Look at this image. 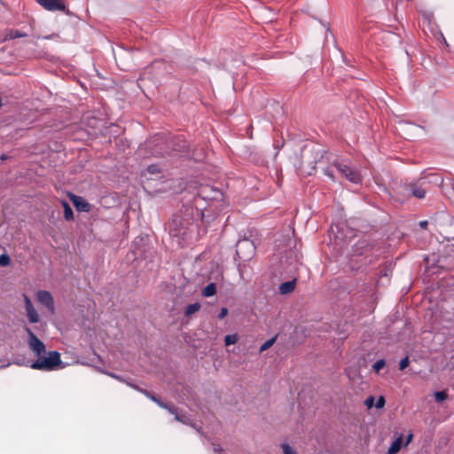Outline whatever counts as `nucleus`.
<instances>
[{
    "mask_svg": "<svg viewBox=\"0 0 454 454\" xmlns=\"http://www.w3.org/2000/svg\"><path fill=\"white\" fill-rule=\"evenodd\" d=\"M332 168H336L340 176L348 180L354 184H359L362 182V176L360 173L346 164L344 161L333 160L330 167L324 169V174L327 176L330 179L334 180V174Z\"/></svg>",
    "mask_w": 454,
    "mask_h": 454,
    "instance_id": "f257e3e1",
    "label": "nucleus"
},
{
    "mask_svg": "<svg viewBox=\"0 0 454 454\" xmlns=\"http://www.w3.org/2000/svg\"><path fill=\"white\" fill-rule=\"evenodd\" d=\"M37 357L31 364L32 369L49 372L61 364L60 354L58 351H51L47 356L41 355Z\"/></svg>",
    "mask_w": 454,
    "mask_h": 454,
    "instance_id": "f03ea898",
    "label": "nucleus"
},
{
    "mask_svg": "<svg viewBox=\"0 0 454 454\" xmlns=\"http://www.w3.org/2000/svg\"><path fill=\"white\" fill-rule=\"evenodd\" d=\"M425 182H417L406 184L400 187L407 197H415L417 199H424L427 193L426 188H424Z\"/></svg>",
    "mask_w": 454,
    "mask_h": 454,
    "instance_id": "7ed1b4c3",
    "label": "nucleus"
},
{
    "mask_svg": "<svg viewBox=\"0 0 454 454\" xmlns=\"http://www.w3.org/2000/svg\"><path fill=\"white\" fill-rule=\"evenodd\" d=\"M25 332L27 334V344L34 354L36 356L44 354L46 351L44 343L36 337L29 327H25Z\"/></svg>",
    "mask_w": 454,
    "mask_h": 454,
    "instance_id": "20e7f679",
    "label": "nucleus"
},
{
    "mask_svg": "<svg viewBox=\"0 0 454 454\" xmlns=\"http://www.w3.org/2000/svg\"><path fill=\"white\" fill-rule=\"evenodd\" d=\"M43 9L49 12L62 11L69 13L63 0H35Z\"/></svg>",
    "mask_w": 454,
    "mask_h": 454,
    "instance_id": "39448f33",
    "label": "nucleus"
},
{
    "mask_svg": "<svg viewBox=\"0 0 454 454\" xmlns=\"http://www.w3.org/2000/svg\"><path fill=\"white\" fill-rule=\"evenodd\" d=\"M35 297L38 302L44 305L51 313H54V300L49 291L40 290L35 294Z\"/></svg>",
    "mask_w": 454,
    "mask_h": 454,
    "instance_id": "423d86ee",
    "label": "nucleus"
},
{
    "mask_svg": "<svg viewBox=\"0 0 454 454\" xmlns=\"http://www.w3.org/2000/svg\"><path fill=\"white\" fill-rule=\"evenodd\" d=\"M23 300L25 303V309L27 317H28V320L30 323H37L39 322V315L35 309L30 298L27 294H23Z\"/></svg>",
    "mask_w": 454,
    "mask_h": 454,
    "instance_id": "0eeeda50",
    "label": "nucleus"
},
{
    "mask_svg": "<svg viewBox=\"0 0 454 454\" xmlns=\"http://www.w3.org/2000/svg\"><path fill=\"white\" fill-rule=\"evenodd\" d=\"M69 197L76 210L80 212H89L90 210V204L82 197L74 194H70Z\"/></svg>",
    "mask_w": 454,
    "mask_h": 454,
    "instance_id": "6e6552de",
    "label": "nucleus"
},
{
    "mask_svg": "<svg viewBox=\"0 0 454 454\" xmlns=\"http://www.w3.org/2000/svg\"><path fill=\"white\" fill-rule=\"evenodd\" d=\"M27 35L17 29H8L3 33V41H8L15 38L26 37Z\"/></svg>",
    "mask_w": 454,
    "mask_h": 454,
    "instance_id": "1a4fd4ad",
    "label": "nucleus"
},
{
    "mask_svg": "<svg viewBox=\"0 0 454 454\" xmlns=\"http://www.w3.org/2000/svg\"><path fill=\"white\" fill-rule=\"evenodd\" d=\"M178 225L183 226V223L179 220V216L176 215L170 223V232L172 233V235L178 236V235H184L186 233L185 231H182L181 229H178ZM183 228L186 229V227H183Z\"/></svg>",
    "mask_w": 454,
    "mask_h": 454,
    "instance_id": "9d476101",
    "label": "nucleus"
},
{
    "mask_svg": "<svg viewBox=\"0 0 454 454\" xmlns=\"http://www.w3.org/2000/svg\"><path fill=\"white\" fill-rule=\"evenodd\" d=\"M295 282H296V280L294 279L291 281H286V282L282 283L279 286L280 294H286L292 293L295 288Z\"/></svg>",
    "mask_w": 454,
    "mask_h": 454,
    "instance_id": "9b49d317",
    "label": "nucleus"
},
{
    "mask_svg": "<svg viewBox=\"0 0 454 454\" xmlns=\"http://www.w3.org/2000/svg\"><path fill=\"white\" fill-rule=\"evenodd\" d=\"M403 445V435H399L390 445L387 453L396 454L402 448Z\"/></svg>",
    "mask_w": 454,
    "mask_h": 454,
    "instance_id": "f8f14e48",
    "label": "nucleus"
},
{
    "mask_svg": "<svg viewBox=\"0 0 454 454\" xmlns=\"http://www.w3.org/2000/svg\"><path fill=\"white\" fill-rule=\"evenodd\" d=\"M62 207L64 208V217L67 221H70L74 219V213L69 206V204L66 200L61 201Z\"/></svg>",
    "mask_w": 454,
    "mask_h": 454,
    "instance_id": "ddd939ff",
    "label": "nucleus"
},
{
    "mask_svg": "<svg viewBox=\"0 0 454 454\" xmlns=\"http://www.w3.org/2000/svg\"><path fill=\"white\" fill-rule=\"evenodd\" d=\"M216 286L215 283H210L202 289V295L205 297H210L215 294Z\"/></svg>",
    "mask_w": 454,
    "mask_h": 454,
    "instance_id": "4468645a",
    "label": "nucleus"
},
{
    "mask_svg": "<svg viewBox=\"0 0 454 454\" xmlns=\"http://www.w3.org/2000/svg\"><path fill=\"white\" fill-rule=\"evenodd\" d=\"M201 306L199 302L189 304L184 311V315L186 317H190L192 314L198 312L200 309Z\"/></svg>",
    "mask_w": 454,
    "mask_h": 454,
    "instance_id": "2eb2a0df",
    "label": "nucleus"
},
{
    "mask_svg": "<svg viewBox=\"0 0 454 454\" xmlns=\"http://www.w3.org/2000/svg\"><path fill=\"white\" fill-rule=\"evenodd\" d=\"M160 408L167 410L169 413H175L176 408L168 403H166L162 402L160 399L158 398V402H156Z\"/></svg>",
    "mask_w": 454,
    "mask_h": 454,
    "instance_id": "dca6fc26",
    "label": "nucleus"
},
{
    "mask_svg": "<svg viewBox=\"0 0 454 454\" xmlns=\"http://www.w3.org/2000/svg\"><path fill=\"white\" fill-rule=\"evenodd\" d=\"M277 336L266 340L261 347H260V352L265 351L268 348H270L276 341Z\"/></svg>",
    "mask_w": 454,
    "mask_h": 454,
    "instance_id": "f3484780",
    "label": "nucleus"
},
{
    "mask_svg": "<svg viewBox=\"0 0 454 454\" xmlns=\"http://www.w3.org/2000/svg\"><path fill=\"white\" fill-rule=\"evenodd\" d=\"M238 341V336L236 334H228L224 338L226 346L235 344Z\"/></svg>",
    "mask_w": 454,
    "mask_h": 454,
    "instance_id": "a211bd4d",
    "label": "nucleus"
},
{
    "mask_svg": "<svg viewBox=\"0 0 454 454\" xmlns=\"http://www.w3.org/2000/svg\"><path fill=\"white\" fill-rule=\"evenodd\" d=\"M11 263V259L8 254H4L0 255V266L5 267Z\"/></svg>",
    "mask_w": 454,
    "mask_h": 454,
    "instance_id": "6ab92c4d",
    "label": "nucleus"
},
{
    "mask_svg": "<svg viewBox=\"0 0 454 454\" xmlns=\"http://www.w3.org/2000/svg\"><path fill=\"white\" fill-rule=\"evenodd\" d=\"M447 393L445 391H438L434 394L435 400L438 403L443 402L447 399Z\"/></svg>",
    "mask_w": 454,
    "mask_h": 454,
    "instance_id": "aec40b11",
    "label": "nucleus"
},
{
    "mask_svg": "<svg viewBox=\"0 0 454 454\" xmlns=\"http://www.w3.org/2000/svg\"><path fill=\"white\" fill-rule=\"evenodd\" d=\"M386 365V362L385 360L383 359H380V360H378L376 363H374L373 364V370L379 373L380 371Z\"/></svg>",
    "mask_w": 454,
    "mask_h": 454,
    "instance_id": "412c9836",
    "label": "nucleus"
},
{
    "mask_svg": "<svg viewBox=\"0 0 454 454\" xmlns=\"http://www.w3.org/2000/svg\"><path fill=\"white\" fill-rule=\"evenodd\" d=\"M283 453L284 454H297V452L290 447L287 443L282 444Z\"/></svg>",
    "mask_w": 454,
    "mask_h": 454,
    "instance_id": "4be33fe9",
    "label": "nucleus"
},
{
    "mask_svg": "<svg viewBox=\"0 0 454 454\" xmlns=\"http://www.w3.org/2000/svg\"><path fill=\"white\" fill-rule=\"evenodd\" d=\"M409 364H410V360H409V357L408 356H405L403 359H402L400 361V364H399V369L401 371L404 370L405 368H407L409 366Z\"/></svg>",
    "mask_w": 454,
    "mask_h": 454,
    "instance_id": "5701e85b",
    "label": "nucleus"
},
{
    "mask_svg": "<svg viewBox=\"0 0 454 454\" xmlns=\"http://www.w3.org/2000/svg\"><path fill=\"white\" fill-rule=\"evenodd\" d=\"M140 392L143 393L148 398H150L153 402H154V403L158 402V397L155 396L153 394L150 393L149 391H147L145 389H140Z\"/></svg>",
    "mask_w": 454,
    "mask_h": 454,
    "instance_id": "b1692460",
    "label": "nucleus"
},
{
    "mask_svg": "<svg viewBox=\"0 0 454 454\" xmlns=\"http://www.w3.org/2000/svg\"><path fill=\"white\" fill-rule=\"evenodd\" d=\"M374 396L372 395H370L369 397L366 398V400L364 401V404L368 409L372 408L374 405Z\"/></svg>",
    "mask_w": 454,
    "mask_h": 454,
    "instance_id": "393cba45",
    "label": "nucleus"
},
{
    "mask_svg": "<svg viewBox=\"0 0 454 454\" xmlns=\"http://www.w3.org/2000/svg\"><path fill=\"white\" fill-rule=\"evenodd\" d=\"M147 171L150 174H157V173H160V168H159V167L157 165H150L147 168Z\"/></svg>",
    "mask_w": 454,
    "mask_h": 454,
    "instance_id": "a878e982",
    "label": "nucleus"
},
{
    "mask_svg": "<svg viewBox=\"0 0 454 454\" xmlns=\"http://www.w3.org/2000/svg\"><path fill=\"white\" fill-rule=\"evenodd\" d=\"M385 403H386L385 398L383 396H380L377 400L375 406L378 409H381L384 407Z\"/></svg>",
    "mask_w": 454,
    "mask_h": 454,
    "instance_id": "bb28decb",
    "label": "nucleus"
},
{
    "mask_svg": "<svg viewBox=\"0 0 454 454\" xmlns=\"http://www.w3.org/2000/svg\"><path fill=\"white\" fill-rule=\"evenodd\" d=\"M228 309L227 308H222L221 311L218 315L219 319H223L228 315Z\"/></svg>",
    "mask_w": 454,
    "mask_h": 454,
    "instance_id": "cd10ccee",
    "label": "nucleus"
},
{
    "mask_svg": "<svg viewBox=\"0 0 454 454\" xmlns=\"http://www.w3.org/2000/svg\"><path fill=\"white\" fill-rule=\"evenodd\" d=\"M175 415V419L176 421H179V422H182V423H186V421L184 420V416H181L177 413V411H176L175 413H173Z\"/></svg>",
    "mask_w": 454,
    "mask_h": 454,
    "instance_id": "c85d7f7f",
    "label": "nucleus"
},
{
    "mask_svg": "<svg viewBox=\"0 0 454 454\" xmlns=\"http://www.w3.org/2000/svg\"><path fill=\"white\" fill-rule=\"evenodd\" d=\"M419 225L421 229H427L428 225V222L427 220L420 221Z\"/></svg>",
    "mask_w": 454,
    "mask_h": 454,
    "instance_id": "c756f323",
    "label": "nucleus"
},
{
    "mask_svg": "<svg viewBox=\"0 0 454 454\" xmlns=\"http://www.w3.org/2000/svg\"><path fill=\"white\" fill-rule=\"evenodd\" d=\"M59 35L58 34H51L50 35L44 36L43 38L46 40H51V39H55V38H59Z\"/></svg>",
    "mask_w": 454,
    "mask_h": 454,
    "instance_id": "7c9ffc66",
    "label": "nucleus"
},
{
    "mask_svg": "<svg viewBox=\"0 0 454 454\" xmlns=\"http://www.w3.org/2000/svg\"><path fill=\"white\" fill-rule=\"evenodd\" d=\"M413 434L410 433L406 437L405 445H408L412 440Z\"/></svg>",
    "mask_w": 454,
    "mask_h": 454,
    "instance_id": "2f4dec72",
    "label": "nucleus"
},
{
    "mask_svg": "<svg viewBox=\"0 0 454 454\" xmlns=\"http://www.w3.org/2000/svg\"><path fill=\"white\" fill-rule=\"evenodd\" d=\"M214 450L215 452H218L219 454H223L222 453L223 450L219 445H215Z\"/></svg>",
    "mask_w": 454,
    "mask_h": 454,
    "instance_id": "473e14b6",
    "label": "nucleus"
},
{
    "mask_svg": "<svg viewBox=\"0 0 454 454\" xmlns=\"http://www.w3.org/2000/svg\"><path fill=\"white\" fill-rule=\"evenodd\" d=\"M109 375H110L111 377L114 378V379H117V380H122L121 379V377H120V376H117V375H115V374H114V373H110Z\"/></svg>",
    "mask_w": 454,
    "mask_h": 454,
    "instance_id": "72a5a7b5",
    "label": "nucleus"
},
{
    "mask_svg": "<svg viewBox=\"0 0 454 454\" xmlns=\"http://www.w3.org/2000/svg\"><path fill=\"white\" fill-rule=\"evenodd\" d=\"M7 158H8V157H7L5 154H2V155H1V157H0V159H1L2 160H6Z\"/></svg>",
    "mask_w": 454,
    "mask_h": 454,
    "instance_id": "f704fd0d",
    "label": "nucleus"
},
{
    "mask_svg": "<svg viewBox=\"0 0 454 454\" xmlns=\"http://www.w3.org/2000/svg\"><path fill=\"white\" fill-rule=\"evenodd\" d=\"M185 145H184L180 149H178V151H184L185 149Z\"/></svg>",
    "mask_w": 454,
    "mask_h": 454,
    "instance_id": "c9c22d12",
    "label": "nucleus"
},
{
    "mask_svg": "<svg viewBox=\"0 0 454 454\" xmlns=\"http://www.w3.org/2000/svg\"><path fill=\"white\" fill-rule=\"evenodd\" d=\"M3 106L2 99L0 98V107Z\"/></svg>",
    "mask_w": 454,
    "mask_h": 454,
    "instance_id": "e433bc0d",
    "label": "nucleus"
},
{
    "mask_svg": "<svg viewBox=\"0 0 454 454\" xmlns=\"http://www.w3.org/2000/svg\"><path fill=\"white\" fill-rule=\"evenodd\" d=\"M133 388H136V389H137V390H139V391H140V388L136 387V386H133Z\"/></svg>",
    "mask_w": 454,
    "mask_h": 454,
    "instance_id": "4c0bfd02",
    "label": "nucleus"
}]
</instances>
